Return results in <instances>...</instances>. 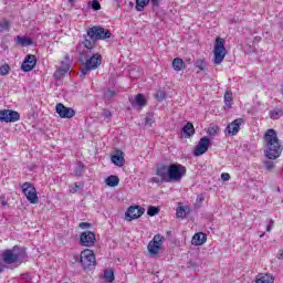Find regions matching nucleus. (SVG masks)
<instances>
[{
  "label": "nucleus",
  "instance_id": "1a4fd4ad",
  "mask_svg": "<svg viewBox=\"0 0 283 283\" xmlns=\"http://www.w3.org/2000/svg\"><path fill=\"white\" fill-rule=\"evenodd\" d=\"M155 174L157 177H153L150 182L163 184L169 182V166L160 164L156 167Z\"/></svg>",
  "mask_w": 283,
  "mask_h": 283
},
{
  "label": "nucleus",
  "instance_id": "2eb2a0df",
  "mask_svg": "<svg viewBox=\"0 0 283 283\" xmlns=\"http://www.w3.org/2000/svg\"><path fill=\"white\" fill-rule=\"evenodd\" d=\"M96 242V233L93 231L82 232L80 235V244L81 247H94Z\"/></svg>",
  "mask_w": 283,
  "mask_h": 283
},
{
  "label": "nucleus",
  "instance_id": "f03ea898",
  "mask_svg": "<svg viewBox=\"0 0 283 283\" xmlns=\"http://www.w3.org/2000/svg\"><path fill=\"white\" fill-rule=\"evenodd\" d=\"M81 63H84V67L80 72L81 78H85L93 70H98L103 63V56L99 53H92L88 55H80Z\"/></svg>",
  "mask_w": 283,
  "mask_h": 283
},
{
  "label": "nucleus",
  "instance_id": "bb28decb",
  "mask_svg": "<svg viewBox=\"0 0 283 283\" xmlns=\"http://www.w3.org/2000/svg\"><path fill=\"white\" fill-rule=\"evenodd\" d=\"M17 43H19L20 45H22V48H25L28 45H32V40L30 38H21V36H17L15 38Z\"/></svg>",
  "mask_w": 283,
  "mask_h": 283
},
{
  "label": "nucleus",
  "instance_id": "8fccbe9b",
  "mask_svg": "<svg viewBox=\"0 0 283 283\" xmlns=\"http://www.w3.org/2000/svg\"><path fill=\"white\" fill-rule=\"evenodd\" d=\"M103 116H104L105 118H112V112L105 109V111L103 112Z\"/></svg>",
  "mask_w": 283,
  "mask_h": 283
},
{
  "label": "nucleus",
  "instance_id": "c85d7f7f",
  "mask_svg": "<svg viewBox=\"0 0 283 283\" xmlns=\"http://www.w3.org/2000/svg\"><path fill=\"white\" fill-rule=\"evenodd\" d=\"M195 67H198L200 72H205L207 70V62H205V60L202 59H199L196 61Z\"/></svg>",
  "mask_w": 283,
  "mask_h": 283
},
{
  "label": "nucleus",
  "instance_id": "a878e982",
  "mask_svg": "<svg viewBox=\"0 0 283 283\" xmlns=\"http://www.w3.org/2000/svg\"><path fill=\"white\" fill-rule=\"evenodd\" d=\"M149 1L151 0H136L135 10L137 12H143L147 6H149Z\"/></svg>",
  "mask_w": 283,
  "mask_h": 283
},
{
  "label": "nucleus",
  "instance_id": "a18cd8bd",
  "mask_svg": "<svg viewBox=\"0 0 283 283\" xmlns=\"http://www.w3.org/2000/svg\"><path fill=\"white\" fill-rule=\"evenodd\" d=\"M221 180H223L226 182H227V180H231V175H229L227 172L221 174Z\"/></svg>",
  "mask_w": 283,
  "mask_h": 283
},
{
  "label": "nucleus",
  "instance_id": "72a5a7b5",
  "mask_svg": "<svg viewBox=\"0 0 283 283\" xmlns=\"http://www.w3.org/2000/svg\"><path fill=\"white\" fill-rule=\"evenodd\" d=\"M114 96H116V92H115V91L107 90V91L104 93V98H105V101H112V98H114Z\"/></svg>",
  "mask_w": 283,
  "mask_h": 283
},
{
  "label": "nucleus",
  "instance_id": "4be33fe9",
  "mask_svg": "<svg viewBox=\"0 0 283 283\" xmlns=\"http://www.w3.org/2000/svg\"><path fill=\"white\" fill-rule=\"evenodd\" d=\"M185 67H187L185 65V61L180 57H176L172 61V69L175 70V72H180L181 70H185Z\"/></svg>",
  "mask_w": 283,
  "mask_h": 283
},
{
  "label": "nucleus",
  "instance_id": "5701e85b",
  "mask_svg": "<svg viewBox=\"0 0 283 283\" xmlns=\"http://www.w3.org/2000/svg\"><path fill=\"white\" fill-rule=\"evenodd\" d=\"M182 132L185 134V136L187 137H191L196 134V128H193V124L188 122L184 127H182Z\"/></svg>",
  "mask_w": 283,
  "mask_h": 283
},
{
  "label": "nucleus",
  "instance_id": "aec40b11",
  "mask_svg": "<svg viewBox=\"0 0 283 283\" xmlns=\"http://www.w3.org/2000/svg\"><path fill=\"white\" fill-rule=\"evenodd\" d=\"M205 242H207V234L203 232H197L192 237V244L195 247H202V244H205Z\"/></svg>",
  "mask_w": 283,
  "mask_h": 283
},
{
  "label": "nucleus",
  "instance_id": "6e6d98bb",
  "mask_svg": "<svg viewBox=\"0 0 283 283\" xmlns=\"http://www.w3.org/2000/svg\"><path fill=\"white\" fill-rule=\"evenodd\" d=\"M1 205L2 207H6V205H8V201H6V198H1Z\"/></svg>",
  "mask_w": 283,
  "mask_h": 283
},
{
  "label": "nucleus",
  "instance_id": "7c9ffc66",
  "mask_svg": "<svg viewBox=\"0 0 283 283\" xmlns=\"http://www.w3.org/2000/svg\"><path fill=\"white\" fill-rule=\"evenodd\" d=\"M176 216L177 218H181V219L187 218V210L185 209V207L177 208Z\"/></svg>",
  "mask_w": 283,
  "mask_h": 283
},
{
  "label": "nucleus",
  "instance_id": "bf43d9fd",
  "mask_svg": "<svg viewBox=\"0 0 283 283\" xmlns=\"http://www.w3.org/2000/svg\"><path fill=\"white\" fill-rule=\"evenodd\" d=\"M187 61H188V63H191V59H188Z\"/></svg>",
  "mask_w": 283,
  "mask_h": 283
},
{
  "label": "nucleus",
  "instance_id": "7ed1b4c3",
  "mask_svg": "<svg viewBox=\"0 0 283 283\" xmlns=\"http://www.w3.org/2000/svg\"><path fill=\"white\" fill-rule=\"evenodd\" d=\"M1 258L4 264H23L25 250L19 245H14L12 249L4 250Z\"/></svg>",
  "mask_w": 283,
  "mask_h": 283
},
{
  "label": "nucleus",
  "instance_id": "39448f33",
  "mask_svg": "<svg viewBox=\"0 0 283 283\" xmlns=\"http://www.w3.org/2000/svg\"><path fill=\"white\" fill-rule=\"evenodd\" d=\"M86 34L88 39H95V41H105V39L112 38V32H109V29L98 25L87 29Z\"/></svg>",
  "mask_w": 283,
  "mask_h": 283
},
{
  "label": "nucleus",
  "instance_id": "4468645a",
  "mask_svg": "<svg viewBox=\"0 0 283 283\" xmlns=\"http://www.w3.org/2000/svg\"><path fill=\"white\" fill-rule=\"evenodd\" d=\"M55 112L59 114L60 118H74V116H76V111L63 105V103L56 104Z\"/></svg>",
  "mask_w": 283,
  "mask_h": 283
},
{
  "label": "nucleus",
  "instance_id": "09e8293b",
  "mask_svg": "<svg viewBox=\"0 0 283 283\" xmlns=\"http://www.w3.org/2000/svg\"><path fill=\"white\" fill-rule=\"evenodd\" d=\"M160 1L163 0H150V3L155 7L158 8L160 6Z\"/></svg>",
  "mask_w": 283,
  "mask_h": 283
},
{
  "label": "nucleus",
  "instance_id": "680f3d73",
  "mask_svg": "<svg viewBox=\"0 0 283 283\" xmlns=\"http://www.w3.org/2000/svg\"><path fill=\"white\" fill-rule=\"evenodd\" d=\"M130 6H134V3H133V2H130Z\"/></svg>",
  "mask_w": 283,
  "mask_h": 283
},
{
  "label": "nucleus",
  "instance_id": "393cba45",
  "mask_svg": "<svg viewBox=\"0 0 283 283\" xmlns=\"http://www.w3.org/2000/svg\"><path fill=\"white\" fill-rule=\"evenodd\" d=\"M132 105H138L139 107H145L147 105V99H145V95L137 94L135 101L132 102Z\"/></svg>",
  "mask_w": 283,
  "mask_h": 283
},
{
  "label": "nucleus",
  "instance_id": "0eeeda50",
  "mask_svg": "<svg viewBox=\"0 0 283 283\" xmlns=\"http://www.w3.org/2000/svg\"><path fill=\"white\" fill-rule=\"evenodd\" d=\"M80 262L84 271H92L96 266V256L92 250L86 249L81 252Z\"/></svg>",
  "mask_w": 283,
  "mask_h": 283
},
{
  "label": "nucleus",
  "instance_id": "dca6fc26",
  "mask_svg": "<svg viewBox=\"0 0 283 283\" xmlns=\"http://www.w3.org/2000/svg\"><path fill=\"white\" fill-rule=\"evenodd\" d=\"M143 213H145V209L140 208V206H130L125 213L126 220L132 222V220H137V218H140Z\"/></svg>",
  "mask_w": 283,
  "mask_h": 283
},
{
  "label": "nucleus",
  "instance_id": "052dcab7",
  "mask_svg": "<svg viewBox=\"0 0 283 283\" xmlns=\"http://www.w3.org/2000/svg\"><path fill=\"white\" fill-rule=\"evenodd\" d=\"M130 6H134V3H133V2H130Z\"/></svg>",
  "mask_w": 283,
  "mask_h": 283
},
{
  "label": "nucleus",
  "instance_id": "603ef678",
  "mask_svg": "<svg viewBox=\"0 0 283 283\" xmlns=\"http://www.w3.org/2000/svg\"><path fill=\"white\" fill-rule=\"evenodd\" d=\"M187 264H188V269H196V266H198V264H196V262H192V261L188 262Z\"/></svg>",
  "mask_w": 283,
  "mask_h": 283
},
{
  "label": "nucleus",
  "instance_id": "ddd939ff",
  "mask_svg": "<svg viewBox=\"0 0 283 283\" xmlns=\"http://www.w3.org/2000/svg\"><path fill=\"white\" fill-rule=\"evenodd\" d=\"M210 146L211 139L208 136L202 137L193 149V156H202L203 154H207Z\"/></svg>",
  "mask_w": 283,
  "mask_h": 283
},
{
  "label": "nucleus",
  "instance_id": "a19ab883",
  "mask_svg": "<svg viewBox=\"0 0 283 283\" xmlns=\"http://www.w3.org/2000/svg\"><path fill=\"white\" fill-rule=\"evenodd\" d=\"M92 9L93 10H101V2H98V0H93L92 1Z\"/></svg>",
  "mask_w": 283,
  "mask_h": 283
},
{
  "label": "nucleus",
  "instance_id": "6ab92c4d",
  "mask_svg": "<svg viewBox=\"0 0 283 283\" xmlns=\"http://www.w3.org/2000/svg\"><path fill=\"white\" fill-rule=\"evenodd\" d=\"M111 160L116 167H123L125 165V153H123V150H116L115 154L112 155Z\"/></svg>",
  "mask_w": 283,
  "mask_h": 283
},
{
  "label": "nucleus",
  "instance_id": "2f4dec72",
  "mask_svg": "<svg viewBox=\"0 0 283 283\" xmlns=\"http://www.w3.org/2000/svg\"><path fill=\"white\" fill-rule=\"evenodd\" d=\"M160 209H158L157 207L150 206L147 210L148 216H150L151 218H154V216H158Z\"/></svg>",
  "mask_w": 283,
  "mask_h": 283
},
{
  "label": "nucleus",
  "instance_id": "ea45409f",
  "mask_svg": "<svg viewBox=\"0 0 283 283\" xmlns=\"http://www.w3.org/2000/svg\"><path fill=\"white\" fill-rule=\"evenodd\" d=\"M268 227H266V231L271 232V230L273 229V224H275V221H273V219H268Z\"/></svg>",
  "mask_w": 283,
  "mask_h": 283
},
{
  "label": "nucleus",
  "instance_id": "423d86ee",
  "mask_svg": "<svg viewBox=\"0 0 283 283\" xmlns=\"http://www.w3.org/2000/svg\"><path fill=\"white\" fill-rule=\"evenodd\" d=\"M213 63L214 65H221L224 61V56H227V48H224V39L217 38L214 42L213 49Z\"/></svg>",
  "mask_w": 283,
  "mask_h": 283
},
{
  "label": "nucleus",
  "instance_id": "5fc2aeb1",
  "mask_svg": "<svg viewBox=\"0 0 283 283\" xmlns=\"http://www.w3.org/2000/svg\"><path fill=\"white\" fill-rule=\"evenodd\" d=\"M7 266L3 263H0V273L6 271Z\"/></svg>",
  "mask_w": 283,
  "mask_h": 283
},
{
  "label": "nucleus",
  "instance_id": "9b49d317",
  "mask_svg": "<svg viewBox=\"0 0 283 283\" xmlns=\"http://www.w3.org/2000/svg\"><path fill=\"white\" fill-rule=\"evenodd\" d=\"M21 119V115L17 111H0V123H17Z\"/></svg>",
  "mask_w": 283,
  "mask_h": 283
},
{
  "label": "nucleus",
  "instance_id": "37998d69",
  "mask_svg": "<svg viewBox=\"0 0 283 283\" xmlns=\"http://www.w3.org/2000/svg\"><path fill=\"white\" fill-rule=\"evenodd\" d=\"M80 229H90V227H92V223L90 222H81L78 224Z\"/></svg>",
  "mask_w": 283,
  "mask_h": 283
},
{
  "label": "nucleus",
  "instance_id": "cd10ccee",
  "mask_svg": "<svg viewBox=\"0 0 283 283\" xmlns=\"http://www.w3.org/2000/svg\"><path fill=\"white\" fill-rule=\"evenodd\" d=\"M224 103L228 108H231V103H233V93L231 91H226Z\"/></svg>",
  "mask_w": 283,
  "mask_h": 283
},
{
  "label": "nucleus",
  "instance_id": "13d9d810",
  "mask_svg": "<svg viewBox=\"0 0 283 283\" xmlns=\"http://www.w3.org/2000/svg\"><path fill=\"white\" fill-rule=\"evenodd\" d=\"M69 3H74V0H69Z\"/></svg>",
  "mask_w": 283,
  "mask_h": 283
},
{
  "label": "nucleus",
  "instance_id": "4d7b16f0",
  "mask_svg": "<svg viewBox=\"0 0 283 283\" xmlns=\"http://www.w3.org/2000/svg\"><path fill=\"white\" fill-rule=\"evenodd\" d=\"M263 235H265V232H262V233L259 235V238H262Z\"/></svg>",
  "mask_w": 283,
  "mask_h": 283
},
{
  "label": "nucleus",
  "instance_id": "f3484780",
  "mask_svg": "<svg viewBox=\"0 0 283 283\" xmlns=\"http://www.w3.org/2000/svg\"><path fill=\"white\" fill-rule=\"evenodd\" d=\"M36 67V56L29 54L25 56L22 65H21V71L22 72H32Z\"/></svg>",
  "mask_w": 283,
  "mask_h": 283
},
{
  "label": "nucleus",
  "instance_id": "49530a36",
  "mask_svg": "<svg viewBox=\"0 0 283 283\" xmlns=\"http://www.w3.org/2000/svg\"><path fill=\"white\" fill-rule=\"evenodd\" d=\"M0 29L1 30H9L10 29V24L8 23V21H4L2 24H0Z\"/></svg>",
  "mask_w": 283,
  "mask_h": 283
},
{
  "label": "nucleus",
  "instance_id": "c9c22d12",
  "mask_svg": "<svg viewBox=\"0 0 283 283\" xmlns=\"http://www.w3.org/2000/svg\"><path fill=\"white\" fill-rule=\"evenodd\" d=\"M282 114V111H272L270 112V118H272L273 120H277V118H280Z\"/></svg>",
  "mask_w": 283,
  "mask_h": 283
},
{
  "label": "nucleus",
  "instance_id": "58836bf2",
  "mask_svg": "<svg viewBox=\"0 0 283 283\" xmlns=\"http://www.w3.org/2000/svg\"><path fill=\"white\" fill-rule=\"evenodd\" d=\"M265 168L268 169V171H271L272 169L275 168V164L273 161H264Z\"/></svg>",
  "mask_w": 283,
  "mask_h": 283
},
{
  "label": "nucleus",
  "instance_id": "c756f323",
  "mask_svg": "<svg viewBox=\"0 0 283 283\" xmlns=\"http://www.w3.org/2000/svg\"><path fill=\"white\" fill-rule=\"evenodd\" d=\"M104 277L106 282L112 283L114 281V270L108 269L104 271Z\"/></svg>",
  "mask_w": 283,
  "mask_h": 283
},
{
  "label": "nucleus",
  "instance_id": "a211bd4d",
  "mask_svg": "<svg viewBox=\"0 0 283 283\" xmlns=\"http://www.w3.org/2000/svg\"><path fill=\"white\" fill-rule=\"evenodd\" d=\"M244 119L243 118H237L230 124H228L226 132L227 134H231V136H237L238 132H240V127L243 125Z\"/></svg>",
  "mask_w": 283,
  "mask_h": 283
},
{
  "label": "nucleus",
  "instance_id": "9d476101",
  "mask_svg": "<svg viewBox=\"0 0 283 283\" xmlns=\"http://www.w3.org/2000/svg\"><path fill=\"white\" fill-rule=\"evenodd\" d=\"M22 191L27 198V200H29V202H31V205H36L39 202V196L36 195V188H34V186H32V184L30 182H24L22 185Z\"/></svg>",
  "mask_w": 283,
  "mask_h": 283
},
{
  "label": "nucleus",
  "instance_id": "b1692460",
  "mask_svg": "<svg viewBox=\"0 0 283 283\" xmlns=\"http://www.w3.org/2000/svg\"><path fill=\"white\" fill-rule=\"evenodd\" d=\"M105 182L107 187H118V182H120V179L116 175H111L105 179Z\"/></svg>",
  "mask_w": 283,
  "mask_h": 283
},
{
  "label": "nucleus",
  "instance_id": "f704fd0d",
  "mask_svg": "<svg viewBox=\"0 0 283 283\" xmlns=\"http://www.w3.org/2000/svg\"><path fill=\"white\" fill-rule=\"evenodd\" d=\"M83 169H84L83 163L78 161L75 168V176L77 177L83 176Z\"/></svg>",
  "mask_w": 283,
  "mask_h": 283
},
{
  "label": "nucleus",
  "instance_id": "f257e3e1",
  "mask_svg": "<svg viewBox=\"0 0 283 283\" xmlns=\"http://www.w3.org/2000/svg\"><path fill=\"white\" fill-rule=\"evenodd\" d=\"M263 140L265 156L269 160H277V157L282 156V144H280V139L277 138V132L273 128L268 129L263 136Z\"/></svg>",
  "mask_w": 283,
  "mask_h": 283
},
{
  "label": "nucleus",
  "instance_id": "c03bdc74",
  "mask_svg": "<svg viewBox=\"0 0 283 283\" xmlns=\"http://www.w3.org/2000/svg\"><path fill=\"white\" fill-rule=\"evenodd\" d=\"M209 136H216L218 134V130L214 127L208 128Z\"/></svg>",
  "mask_w": 283,
  "mask_h": 283
},
{
  "label": "nucleus",
  "instance_id": "79ce46f5",
  "mask_svg": "<svg viewBox=\"0 0 283 283\" xmlns=\"http://www.w3.org/2000/svg\"><path fill=\"white\" fill-rule=\"evenodd\" d=\"M66 74V72H70V66H65L64 69L60 70V71H56L54 76H59V74Z\"/></svg>",
  "mask_w": 283,
  "mask_h": 283
},
{
  "label": "nucleus",
  "instance_id": "3c124183",
  "mask_svg": "<svg viewBox=\"0 0 283 283\" xmlns=\"http://www.w3.org/2000/svg\"><path fill=\"white\" fill-rule=\"evenodd\" d=\"M81 186H78V184H75V186L71 189V193H76V191H78Z\"/></svg>",
  "mask_w": 283,
  "mask_h": 283
},
{
  "label": "nucleus",
  "instance_id": "e433bc0d",
  "mask_svg": "<svg viewBox=\"0 0 283 283\" xmlns=\"http://www.w3.org/2000/svg\"><path fill=\"white\" fill-rule=\"evenodd\" d=\"M155 97L157 101H165V98H167V93H165V91H157Z\"/></svg>",
  "mask_w": 283,
  "mask_h": 283
},
{
  "label": "nucleus",
  "instance_id": "f8f14e48",
  "mask_svg": "<svg viewBox=\"0 0 283 283\" xmlns=\"http://www.w3.org/2000/svg\"><path fill=\"white\" fill-rule=\"evenodd\" d=\"M165 240L164 235L156 234L153 240L148 243V253L150 255H158L160 248L163 247V241Z\"/></svg>",
  "mask_w": 283,
  "mask_h": 283
},
{
  "label": "nucleus",
  "instance_id": "6e6552de",
  "mask_svg": "<svg viewBox=\"0 0 283 283\" xmlns=\"http://www.w3.org/2000/svg\"><path fill=\"white\" fill-rule=\"evenodd\" d=\"M94 48H96V39L84 35V41L76 46V50L80 56H88L94 53Z\"/></svg>",
  "mask_w": 283,
  "mask_h": 283
},
{
  "label": "nucleus",
  "instance_id": "de8ad7c7",
  "mask_svg": "<svg viewBox=\"0 0 283 283\" xmlns=\"http://www.w3.org/2000/svg\"><path fill=\"white\" fill-rule=\"evenodd\" d=\"M145 120H146V125H151V123H153V120H154V116L147 115L146 118H145Z\"/></svg>",
  "mask_w": 283,
  "mask_h": 283
},
{
  "label": "nucleus",
  "instance_id": "473e14b6",
  "mask_svg": "<svg viewBox=\"0 0 283 283\" xmlns=\"http://www.w3.org/2000/svg\"><path fill=\"white\" fill-rule=\"evenodd\" d=\"M7 74H10V65L3 64L0 67V76H7Z\"/></svg>",
  "mask_w": 283,
  "mask_h": 283
},
{
  "label": "nucleus",
  "instance_id": "20e7f679",
  "mask_svg": "<svg viewBox=\"0 0 283 283\" xmlns=\"http://www.w3.org/2000/svg\"><path fill=\"white\" fill-rule=\"evenodd\" d=\"M184 176H187V167L180 164H171L168 166L169 182H180Z\"/></svg>",
  "mask_w": 283,
  "mask_h": 283
},
{
  "label": "nucleus",
  "instance_id": "864d4df0",
  "mask_svg": "<svg viewBox=\"0 0 283 283\" xmlns=\"http://www.w3.org/2000/svg\"><path fill=\"white\" fill-rule=\"evenodd\" d=\"M276 258L277 260H283V249L279 250Z\"/></svg>",
  "mask_w": 283,
  "mask_h": 283
},
{
  "label": "nucleus",
  "instance_id": "412c9836",
  "mask_svg": "<svg viewBox=\"0 0 283 283\" xmlns=\"http://www.w3.org/2000/svg\"><path fill=\"white\" fill-rule=\"evenodd\" d=\"M255 282L256 283H273V282H275V279H273V276L271 274L260 273L256 275Z\"/></svg>",
  "mask_w": 283,
  "mask_h": 283
},
{
  "label": "nucleus",
  "instance_id": "4c0bfd02",
  "mask_svg": "<svg viewBox=\"0 0 283 283\" xmlns=\"http://www.w3.org/2000/svg\"><path fill=\"white\" fill-rule=\"evenodd\" d=\"M202 202H205V195L201 193L197 196L195 205L196 207H201Z\"/></svg>",
  "mask_w": 283,
  "mask_h": 283
}]
</instances>
